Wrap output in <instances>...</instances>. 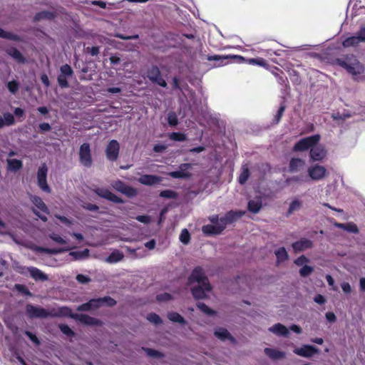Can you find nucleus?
Masks as SVG:
<instances>
[{"label":"nucleus","instance_id":"9b49d317","mask_svg":"<svg viewBox=\"0 0 365 365\" xmlns=\"http://www.w3.org/2000/svg\"><path fill=\"white\" fill-rule=\"evenodd\" d=\"M93 192L99 197L110 200L115 203H123L124 201L109 190L102 187H96L93 190Z\"/></svg>","mask_w":365,"mask_h":365},{"label":"nucleus","instance_id":"dca6fc26","mask_svg":"<svg viewBox=\"0 0 365 365\" xmlns=\"http://www.w3.org/2000/svg\"><path fill=\"white\" fill-rule=\"evenodd\" d=\"M313 246V242L307 238H302L292 244V248L295 252H299L308 250Z\"/></svg>","mask_w":365,"mask_h":365},{"label":"nucleus","instance_id":"603ef678","mask_svg":"<svg viewBox=\"0 0 365 365\" xmlns=\"http://www.w3.org/2000/svg\"><path fill=\"white\" fill-rule=\"evenodd\" d=\"M5 121L6 125H11L14 124L15 120L14 117L10 113H4V116L2 117Z\"/></svg>","mask_w":365,"mask_h":365},{"label":"nucleus","instance_id":"bf43d9fd","mask_svg":"<svg viewBox=\"0 0 365 365\" xmlns=\"http://www.w3.org/2000/svg\"><path fill=\"white\" fill-rule=\"evenodd\" d=\"M59 329L64 334L67 336H73L74 334L73 331L66 324H60Z\"/></svg>","mask_w":365,"mask_h":365},{"label":"nucleus","instance_id":"9d476101","mask_svg":"<svg viewBox=\"0 0 365 365\" xmlns=\"http://www.w3.org/2000/svg\"><path fill=\"white\" fill-rule=\"evenodd\" d=\"M307 173L312 180L317 181L326 176L327 169L322 165H314L308 168Z\"/></svg>","mask_w":365,"mask_h":365},{"label":"nucleus","instance_id":"7ed1b4c3","mask_svg":"<svg viewBox=\"0 0 365 365\" xmlns=\"http://www.w3.org/2000/svg\"><path fill=\"white\" fill-rule=\"evenodd\" d=\"M336 63L354 77L361 74L364 71L363 64L352 54L336 58Z\"/></svg>","mask_w":365,"mask_h":365},{"label":"nucleus","instance_id":"5701e85b","mask_svg":"<svg viewBox=\"0 0 365 365\" xmlns=\"http://www.w3.org/2000/svg\"><path fill=\"white\" fill-rule=\"evenodd\" d=\"M262 202L260 197H256L248 202V210L251 212L257 213L262 208Z\"/></svg>","mask_w":365,"mask_h":365},{"label":"nucleus","instance_id":"c03bdc74","mask_svg":"<svg viewBox=\"0 0 365 365\" xmlns=\"http://www.w3.org/2000/svg\"><path fill=\"white\" fill-rule=\"evenodd\" d=\"M147 319L150 322H151V323H153V324H154L155 325L160 324L163 322L162 319H160V317L158 314H156L155 313L149 314L147 316Z\"/></svg>","mask_w":365,"mask_h":365},{"label":"nucleus","instance_id":"39448f33","mask_svg":"<svg viewBox=\"0 0 365 365\" xmlns=\"http://www.w3.org/2000/svg\"><path fill=\"white\" fill-rule=\"evenodd\" d=\"M320 135L318 134L307 137L299 140L294 146V151H304L312 148L320 140Z\"/></svg>","mask_w":365,"mask_h":365},{"label":"nucleus","instance_id":"a211bd4d","mask_svg":"<svg viewBox=\"0 0 365 365\" xmlns=\"http://www.w3.org/2000/svg\"><path fill=\"white\" fill-rule=\"evenodd\" d=\"M6 53L14 58L16 61L20 63H24L26 58L24 57L22 53L16 48L10 47L6 49Z\"/></svg>","mask_w":365,"mask_h":365},{"label":"nucleus","instance_id":"13d9d810","mask_svg":"<svg viewBox=\"0 0 365 365\" xmlns=\"http://www.w3.org/2000/svg\"><path fill=\"white\" fill-rule=\"evenodd\" d=\"M15 288L16 290H18L19 292L22 293L24 295L27 296H31L32 294L30 292V291L28 289V288L22 284H16Z\"/></svg>","mask_w":365,"mask_h":365},{"label":"nucleus","instance_id":"2eb2a0df","mask_svg":"<svg viewBox=\"0 0 365 365\" xmlns=\"http://www.w3.org/2000/svg\"><path fill=\"white\" fill-rule=\"evenodd\" d=\"M192 165L190 163H183L179 166V170L170 172L168 175L173 178H188L191 176V174L188 172V170L191 168Z\"/></svg>","mask_w":365,"mask_h":365},{"label":"nucleus","instance_id":"680f3d73","mask_svg":"<svg viewBox=\"0 0 365 365\" xmlns=\"http://www.w3.org/2000/svg\"><path fill=\"white\" fill-rule=\"evenodd\" d=\"M53 314H55L54 316H56V315L67 316V315H70L71 309L66 307H63L59 308L58 313H53Z\"/></svg>","mask_w":365,"mask_h":365},{"label":"nucleus","instance_id":"a19ab883","mask_svg":"<svg viewBox=\"0 0 365 365\" xmlns=\"http://www.w3.org/2000/svg\"><path fill=\"white\" fill-rule=\"evenodd\" d=\"M314 271V268L309 265L303 266L299 271V274L302 277H306L310 275Z\"/></svg>","mask_w":365,"mask_h":365},{"label":"nucleus","instance_id":"0e129e2a","mask_svg":"<svg viewBox=\"0 0 365 365\" xmlns=\"http://www.w3.org/2000/svg\"><path fill=\"white\" fill-rule=\"evenodd\" d=\"M135 219L142 223L148 224L151 221V217L149 215H138Z\"/></svg>","mask_w":365,"mask_h":365},{"label":"nucleus","instance_id":"c9c22d12","mask_svg":"<svg viewBox=\"0 0 365 365\" xmlns=\"http://www.w3.org/2000/svg\"><path fill=\"white\" fill-rule=\"evenodd\" d=\"M302 207V202L299 200H293L289 205L287 214L291 215L294 212L299 210Z\"/></svg>","mask_w":365,"mask_h":365},{"label":"nucleus","instance_id":"a18cd8bd","mask_svg":"<svg viewBox=\"0 0 365 365\" xmlns=\"http://www.w3.org/2000/svg\"><path fill=\"white\" fill-rule=\"evenodd\" d=\"M122 193L129 197H133L136 196L137 190L135 188L126 185Z\"/></svg>","mask_w":365,"mask_h":365},{"label":"nucleus","instance_id":"aec40b11","mask_svg":"<svg viewBox=\"0 0 365 365\" xmlns=\"http://www.w3.org/2000/svg\"><path fill=\"white\" fill-rule=\"evenodd\" d=\"M26 269L31 277L35 280L46 281L48 279L47 275L39 269L34 267H27Z\"/></svg>","mask_w":365,"mask_h":365},{"label":"nucleus","instance_id":"72a5a7b5","mask_svg":"<svg viewBox=\"0 0 365 365\" xmlns=\"http://www.w3.org/2000/svg\"><path fill=\"white\" fill-rule=\"evenodd\" d=\"M250 176V171L247 165H243L239 176V182L242 185L246 182Z\"/></svg>","mask_w":365,"mask_h":365},{"label":"nucleus","instance_id":"052dcab7","mask_svg":"<svg viewBox=\"0 0 365 365\" xmlns=\"http://www.w3.org/2000/svg\"><path fill=\"white\" fill-rule=\"evenodd\" d=\"M76 280L81 284H87L91 282V278L86 275L79 274L76 276Z\"/></svg>","mask_w":365,"mask_h":365},{"label":"nucleus","instance_id":"09e8293b","mask_svg":"<svg viewBox=\"0 0 365 365\" xmlns=\"http://www.w3.org/2000/svg\"><path fill=\"white\" fill-rule=\"evenodd\" d=\"M168 123L172 126H175L178 123V120L175 113L170 112L168 114Z\"/></svg>","mask_w":365,"mask_h":365},{"label":"nucleus","instance_id":"1a4fd4ad","mask_svg":"<svg viewBox=\"0 0 365 365\" xmlns=\"http://www.w3.org/2000/svg\"><path fill=\"white\" fill-rule=\"evenodd\" d=\"M48 168L46 164H42L38 169L37 172V182L39 187L46 192L49 193L51 192V188L47 184L46 177H47Z\"/></svg>","mask_w":365,"mask_h":365},{"label":"nucleus","instance_id":"864d4df0","mask_svg":"<svg viewBox=\"0 0 365 365\" xmlns=\"http://www.w3.org/2000/svg\"><path fill=\"white\" fill-rule=\"evenodd\" d=\"M309 262V258H307L304 255H302L294 260V264L297 266L303 267L306 265V264L308 263Z\"/></svg>","mask_w":365,"mask_h":365},{"label":"nucleus","instance_id":"58836bf2","mask_svg":"<svg viewBox=\"0 0 365 365\" xmlns=\"http://www.w3.org/2000/svg\"><path fill=\"white\" fill-rule=\"evenodd\" d=\"M275 78L279 84L282 86H284L287 87L288 86V80L287 78L284 74L283 71H280V73L274 74Z\"/></svg>","mask_w":365,"mask_h":365},{"label":"nucleus","instance_id":"338daca9","mask_svg":"<svg viewBox=\"0 0 365 365\" xmlns=\"http://www.w3.org/2000/svg\"><path fill=\"white\" fill-rule=\"evenodd\" d=\"M314 301L319 304H324L326 302L324 297L322 294H317L314 297Z\"/></svg>","mask_w":365,"mask_h":365},{"label":"nucleus","instance_id":"f03ea898","mask_svg":"<svg viewBox=\"0 0 365 365\" xmlns=\"http://www.w3.org/2000/svg\"><path fill=\"white\" fill-rule=\"evenodd\" d=\"M245 215L243 211H230L225 216L220 217V225H204L202 231L206 235H219L226 227L227 225L231 224Z\"/></svg>","mask_w":365,"mask_h":365},{"label":"nucleus","instance_id":"ea45409f","mask_svg":"<svg viewBox=\"0 0 365 365\" xmlns=\"http://www.w3.org/2000/svg\"><path fill=\"white\" fill-rule=\"evenodd\" d=\"M197 307L205 314L207 315H213L215 314V312L211 309H210L205 303L203 302H197Z\"/></svg>","mask_w":365,"mask_h":365},{"label":"nucleus","instance_id":"4be33fe9","mask_svg":"<svg viewBox=\"0 0 365 365\" xmlns=\"http://www.w3.org/2000/svg\"><path fill=\"white\" fill-rule=\"evenodd\" d=\"M71 317L73 319H77V320L80 321L81 322L86 324L93 325V324H98V319H96L93 317H91L88 315H86V314H74V315H71Z\"/></svg>","mask_w":365,"mask_h":365},{"label":"nucleus","instance_id":"4c0bfd02","mask_svg":"<svg viewBox=\"0 0 365 365\" xmlns=\"http://www.w3.org/2000/svg\"><path fill=\"white\" fill-rule=\"evenodd\" d=\"M60 71L61 74H62L64 76H66L67 78L71 77L73 74V71L71 67L68 64L62 66L60 68Z\"/></svg>","mask_w":365,"mask_h":365},{"label":"nucleus","instance_id":"473e14b6","mask_svg":"<svg viewBox=\"0 0 365 365\" xmlns=\"http://www.w3.org/2000/svg\"><path fill=\"white\" fill-rule=\"evenodd\" d=\"M0 37L3 38H6L12 41H20L21 38L20 36L14 34L11 32L5 31L2 29L0 28Z\"/></svg>","mask_w":365,"mask_h":365},{"label":"nucleus","instance_id":"cd10ccee","mask_svg":"<svg viewBox=\"0 0 365 365\" xmlns=\"http://www.w3.org/2000/svg\"><path fill=\"white\" fill-rule=\"evenodd\" d=\"M7 164L8 169L14 172L20 170L23 166L22 161L17 159H8Z\"/></svg>","mask_w":365,"mask_h":365},{"label":"nucleus","instance_id":"5fc2aeb1","mask_svg":"<svg viewBox=\"0 0 365 365\" xmlns=\"http://www.w3.org/2000/svg\"><path fill=\"white\" fill-rule=\"evenodd\" d=\"M19 87V84L16 81H9L7 83V88L9 90V91L12 93H15L18 91Z\"/></svg>","mask_w":365,"mask_h":365},{"label":"nucleus","instance_id":"49530a36","mask_svg":"<svg viewBox=\"0 0 365 365\" xmlns=\"http://www.w3.org/2000/svg\"><path fill=\"white\" fill-rule=\"evenodd\" d=\"M160 196L168 199H174L177 197V194L175 191L171 190H165L160 193Z\"/></svg>","mask_w":365,"mask_h":365},{"label":"nucleus","instance_id":"20e7f679","mask_svg":"<svg viewBox=\"0 0 365 365\" xmlns=\"http://www.w3.org/2000/svg\"><path fill=\"white\" fill-rule=\"evenodd\" d=\"M115 301L110 297H103L98 299H93L89 302L84 303L76 308L77 311L79 312H87L93 309H96L103 304H107L109 307H112L115 304Z\"/></svg>","mask_w":365,"mask_h":365},{"label":"nucleus","instance_id":"423d86ee","mask_svg":"<svg viewBox=\"0 0 365 365\" xmlns=\"http://www.w3.org/2000/svg\"><path fill=\"white\" fill-rule=\"evenodd\" d=\"M27 314L30 318H47L48 317H54L51 312L40 307H35L32 304H28L26 307Z\"/></svg>","mask_w":365,"mask_h":365},{"label":"nucleus","instance_id":"7c9ffc66","mask_svg":"<svg viewBox=\"0 0 365 365\" xmlns=\"http://www.w3.org/2000/svg\"><path fill=\"white\" fill-rule=\"evenodd\" d=\"M361 42V41L359 40L358 35L356 34L355 36H353L346 38L343 41L342 44L344 47H350V46H356Z\"/></svg>","mask_w":365,"mask_h":365},{"label":"nucleus","instance_id":"69168bd1","mask_svg":"<svg viewBox=\"0 0 365 365\" xmlns=\"http://www.w3.org/2000/svg\"><path fill=\"white\" fill-rule=\"evenodd\" d=\"M25 334L34 342L36 344H39V340L36 337V335H34L33 333H31V331H25Z\"/></svg>","mask_w":365,"mask_h":365},{"label":"nucleus","instance_id":"393cba45","mask_svg":"<svg viewBox=\"0 0 365 365\" xmlns=\"http://www.w3.org/2000/svg\"><path fill=\"white\" fill-rule=\"evenodd\" d=\"M215 335L218 339L225 341L226 339H229L232 341H234V338L231 336L229 331L224 328H218L215 331Z\"/></svg>","mask_w":365,"mask_h":365},{"label":"nucleus","instance_id":"3c124183","mask_svg":"<svg viewBox=\"0 0 365 365\" xmlns=\"http://www.w3.org/2000/svg\"><path fill=\"white\" fill-rule=\"evenodd\" d=\"M49 237L54 241L55 242L60 244V245H66V240H64L62 237H61L59 235H57L56 233H51L49 235Z\"/></svg>","mask_w":365,"mask_h":365},{"label":"nucleus","instance_id":"a878e982","mask_svg":"<svg viewBox=\"0 0 365 365\" xmlns=\"http://www.w3.org/2000/svg\"><path fill=\"white\" fill-rule=\"evenodd\" d=\"M31 200L34 203L36 209L45 213H48V208L41 197L32 195L31 197Z\"/></svg>","mask_w":365,"mask_h":365},{"label":"nucleus","instance_id":"b1692460","mask_svg":"<svg viewBox=\"0 0 365 365\" xmlns=\"http://www.w3.org/2000/svg\"><path fill=\"white\" fill-rule=\"evenodd\" d=\"M264 353L270 359L274 360L282 359L285 356V353L284 351L271 348H265Z\"/></svg>","mask_w":365,"mask_h":365},{"label":"nucleus","instance_id":"de8ad7c7","mask_svg":"<svg viewBox=\"0 0 365 365\" xmlns=\"http://www.w3.org/2000/svg\"><path fill=\"white\" fill-rule=\"evenodd\" d=\"M170 138L175 141H184L186 140V135L183 133L173 132L170 135Z\"/></svg>","mask_w":365,"mask_h":365},{"label":"nucleus","instance_id":"4d7b16f0","mask_svg":"<svg viewBox=\"0 0 365 365\" xmlns=\"http://www.w3.org/2000/svg\"><path fill=\"white\" fill-rule=\"evenodd\" d=\"M68 78H67L66 76H64L61 73L59 74V76H58V83L61 88L68 87V83L67 81Z\"/></svg>","mask_w":365,"mask_h":365},{"label":"nucleus","instance_id":"774afa93","mask_svg":"<svg viewBox=\"0 0 365 365\" xmlns=\"http://www.w3.org/2000/svg\"><path fill=\"white\" fill-rule=\"evenodd\" d=\"M359 40L361 41V42H365V27L361 28L357 33Z\"/></svg>","mask_w":365,"mask_h":365},{"label":"nucleus","instance_id":"37998d69","mask_svg":"<svg viewBox=\"0 0 365 365\" xmlns=\"http://www.w3.org/2000/svg\"><path fill=\"white\" fill-rule=\"evenodd\" d=\"M37 250L41 252H45L47 254H58L63 251L68 250V249H50V248H43V247H37Z\"/></svg>","mask_w":365,"mask_h":365},{"label":"nucleus","instance_id":"f8f14e48","mask_svg":"<svg viewBox=\"0 0 365 365\" xmlns=\"http://www.w3.org/2000/svg\"><path fill=\"white\" fill-rule=\"evenodd\" d=\"M120 145L115 140H112L108 144L106 149V157L109 160L115 161L119 154Z\"/></svg>","mask_w":365,"mask_h":365},{"label":"nucleus","instance_id":"e2e57ef3","mask_svg":"<svg viewBox=\"0 0 365 365\" xmlns=\"http://www.w3.org/2000/svg\"><path fill=\"white\" fill-rule=\"evenodd\" d=\"M156 298L159 302H166L172 299V296L168 293H163L157 295Z\"/></svg>","mask_w":365,"mask_h":365},{"label":"nucleus","instance_id":"412c9836","mask_svg":"<svg viewBox=\"0 0 365 365\" xmlns=\"http://www.w3.org/2000/svg\"><path fill=\"white\" fill-rule=\"evenodd\" d=\"M305 162L300 158H292L289 162V170L293 173L303 170Z\"/></svg>","mask_w":365,"mask_h":365},{"label":"nucleus","instance_id":"79ce46f5","mask_svg":"<svg viewBox=\"0 0 365 365\" xmlns=\"http://www.w3.org/2000/svg\"><path fill=\"white\" fill-rule=\"evenodd\" d=\"M190 239V233L187 229H183L180 235V240L184 244L187 245L189 243Z\"/></svg>","mask_w":365,"mask_h":365},{"label":"nucleus","instance_id":"f257e3e1","mask_svg":"<svg viewBox=\"0 0 365 365\" xmlns=\"http://www.w3.org/2000/svg\"><path fill=\"white\" fill-rule=\"evenodd\" d=\"M194 282H197V286L192 288L193 297L196 299L205 298L207 293L211 291V286L202 269L200 267L195 268L189 277V283L192 284Z\"/></svg>","mask_w":365,"mask_h":365},{"label":"nucleus","instance_id":"ddd939ff","mask_svg":"<svg viewBox=\"0 0 365 365\" xmlns=\"http://www.w3.org/2000/svg\"><path fill=\"white\" fill-rule=\"evenodd\" d=\"M327 155V150L324 145L318 143L313 145L309 152V156L313 161H321Z\"/></svg>","mask_w":365,"mask_h":365},{"label":"nucleus","instance_id":"f3484780","mask_svg":"<svg viewBox=\"0 0 365 365\" xmlns=\"http://www.w3.org/2000/svg\"><path fill=\"white\" fill-rule=\"evenodd\" d=\"M162 180L163 178L158 175H143L138 178V181L142 185H153L160 183Z\"/></svg>","mask_w":365,"mask_h":365},{"label":"nucleus","instance_id":"bb28decb","mask_svg":"<svg viewBox=\"0 0 365 365\" xmlns=\"http://www.w3.org/2000/svg\"><path fill=\"white\" fill-rule=\"evenodd\" d=\"M124 255L121 252L115 250L106 259V262L110 264L117 263L121 261Z\"/></svg>","mask_w":365,"mask_h":365},{"label":"nucleus","instance_id":"6e6552de","mask_svg":"<svg viewBox=\"0 0 365 365\" xmlns=\"http://www.w3.org/2000/svg\"><path fill=\"white\" fill-rule=\"evenodd\" d=\"M147 77L152 83L158 84L163 88L167 86L166 81L162 77L160 69L156 66H153L148 70Z\"/></svg>","mask_w":365,"mask_h":365},{"label":"nucleus","instance_id":"2f4dec72","mask_svg":"<svg viewBox=\"0 0 365 365\" xmlns=\"http://www.w3.org/2000/svg\"><path fill=\"white\" fill-rule=\"evenodd\" d=\"M168 318L173 322L179 323L180 324H186L185 319L178 313L171 312L168 314Z\"/></svg>","mask_w":365,"mask_h":365},{"label":"nucleus","instance_id":"c756f323","mask_svg":"<svg viewBox=\"0 0 365 365\" xmlns=\"http://www.w3.org/2000/svg\"><path fill=\"white\" fill-rule=\"evenodd\" d=\"M274 253L277 257V263L283 262L286 261L289 257L288 253L284 247L279 248L275 251Z\"/></svg>","mask_w":365,"mask_h":365},{"label":"nucleus","instance_id":"6ab92c4d","mask_svg":"<svg viewBox=\"0 0 365 365\" xmlns=\"http://www.w3.org/2000/svg\"><path fill=\"white\" fill-rule=\"evenodd\" d=\"M269 331L277 336H287L289 334V329L280 323L275 324L269 327Z\"/></svg>","mask_w":365,"mask_h":365},{"label":"nucleus","instance_id":"f704fd0d","mask_svg":"<svg viewBox=\"0 0 365 365\" xmlns=\"http://www.w3.org/2000/svg\"><path fill=\"white\" fill-rule=\"evenodd\" d=\"M70 255L73 256L76 259H82L86 258L88 256L89 250L88 249H84L81 251L71 252Z\"/></svg>","mask_w":365,"mask_h":365},{"label":"nucleus","instance_id":"4468645a","mask_svg":"<svg viewBox=\"0 0 365 365\" xmlns=\"http://www.w3.org/2000/svg\"><path fill=\"white\" fill-rule=\"evenodd\" d=\"M294 353L298 356L310 358L319 352V349L312 345H303L294 349Z\"/></svg>","mask_w":365,"mask_h":365},{"label":"nucleus","instance_id":"8fccbe9b","mask_svg":"<svg viewBox=\"0 0 365 365\" xmlns=\"http://www.w3.org/2000/svg\"><path fill=\"white\" fill-rule=\"evenodd\" d=\"M143 351L146 353L147 355L151 356V357H156V358H160V357H163V355L156 351V350H154V349H149V348H143Z\"/></svg>","mask_w":365,"mask_h":365},{"label":"nucleus","instance_id":"0eeeda50","mask_svg":"<svg viewBox=\"0 0 365 365\" xmlns=\"http://www.w3.org/2000/svg\"><path fill=\"white\" fill-rule=\"evenodd\" d=\"M79 161L86 168L91 167L93 164L90 145L87 143H83L80 147Z\"/></svg>","mask_w":365,"mask_h":365},{"label":"nucleus","instance_id":"e433bc0d","mask_svg":"<svg viewBox=\"0 0 365 365\" xmlns=\"http://www.w3.org/2000/svg\"><path fill=\"white\" fill-rule=\"evenodd\" d=\"M53 18V14L50 11H41L36 14L34 17L35 21H39L43 19H51Z\"/></svg>","mask_w":365,"mask_h":365},{"label":"nucleus","instance_id":"c85d7f7f","mask_svg":"<svg viewBox=\"0 0 365 365\" xmlns=\"http://www.w3.org/2000/svg\"><path fill=\"white\" fill-rule=\"evenodd\" d=\"M334 225L351 233H357L359 232L357 226L354 223H335Z\"/></svg>","mask_w":365,"mask_h":365},{"label":"nucleus","instance_id":"6e6d98bb","mask_svg":"<svg viewBox=\"0 0 365 365\" xmlns=\"http://www.w3.org/2000/svg\"><path fill=\"white\" fill-rule=\"evenodd\" d=\"M112 186L115 190L122 193L125 187L126 186V184H125L123 181L117 180L112 184Z\"/></svg>","mask_w":365,"mask_h":365}]
</instances>
